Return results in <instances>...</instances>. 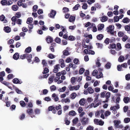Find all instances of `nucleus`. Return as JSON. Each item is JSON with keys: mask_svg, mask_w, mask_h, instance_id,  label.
Wrapping results in <instances>:
<instances>
[{"mask_svg": "<svg viewBox=\"0 0 130 130\" xmlns=\"http://www.w3.org/2000/svg\"><path fill=\"white\" fill-rule=\"evenodd\" d=\"M62 108L61 105L60 104H58L56 107L53 106H50L48 107L49 111H52V112L54 113H55L56 112V110H60Z\"/></svg>", "mask_w": 130, "mask_h": 130, "instance_id": "1", "label": "nucleus"}, {"mask_svg": "<svg viewBox=\"0 0 130 130\" xmlns=\"http://www.w3.org/2000/svg\"><path fill=\"white\" fill-rule=\"evenodd\" d=\"M89 119L87 118L84 117L80 120V121L83 126L85 125L88 123Z\"/></svg>", "mask_w": 130, "mask_h": 130, "instance_id": "2", "label": "nucleus"}, {"mask_svg": "<svg viewBox=\"0 0 130 130\" xmlns=\"http://www.w3.org/2000/svg\"><path fill=\"white\" fill-rule=\"evenodd\" d=\"M56 13V11L52 10L49 14H48L49 16L52 18H54Z\"/></svg>", "mask_w": 130, "mask_h": 130, "instance_id": "3", "label": "nucleus"}, {"mask_svg": "<svg viewBox=\"0 0 130 130\" xmlns=\"http://www.w3.org/2000/svg\"><path fill=\"white\" fill-rule=\"evenodd\" d=\"M26 57L28 62H30L31 61V59L32 58V55L31 54H26Z\"/></svg>", "mask_w": 130, "mask_h": 130, "instance_id": "4", "label": "nucleus"}, {"mask_svg": "<svg viewBox=\"0 0 130 130\" xmlns=\"http://www.w3.org/2000/svg\"><path fill=\"white\" fill-rule=\"evenodd\" d=\"M46 40L47 43H52L53 41V38L49 36H48L47 37L46 39Z\"/></svg>", "mask_w": 130, "mask_h": 130, "instance_id": "5", "label": "nucleus"}, {"mask_svg": "<svg viewBox=\"0 0 130 130\" xmlns=\"http://www.w3.org/2000/svg\"><path fill=\"white\" fill-rule=\"evenodd\" d=\"M2 83L7 87L9 88L12 90V88L11 86H9V85L10 84L9 83L5 81H3V82H2Z\"/></svg>", "mask_w": 130, "mask_h": 130, "instance_id": "6", "label": "nucleus"}, {"mask_svg": "<svg viewBox=\"0 0 130 130\" xmlns=\"http://www.w3.org/2000/svg\"><path fill=\"white\" fill-rule=\"evenodd\" d=\"M4 30L6 32L9 33L11 30V29L10 27L8 26H5L4 27Z\"/></svg>", "mask_w": 130, "mask_h": 130, "instance_id": "7", "label": "nucleus"}, {"mask_svg": "<svg viewBox=\"0 0 130 130\" xmlns=\"http://www.w3.org/2000/svg\"><path fill=\"white\" fill-rule=\"evenodd\" d=\"M98 30H102L104 27V25L103 24H99L98 26Z\"/></svg>", "mask_w": 130, "mask_h": 130, "instance_id": "8", "label": "nucleus"}, {"mask_svg": "<svg viewBox=\"0 0 130 130\" xmlns=\"http://www.w3.org/2000/svg\"><path fill=\"white\" fill-rule=\"evenodd\" d=\"M114 29V26L111 25H109L107 27V29L108 30L107 32L112 31Z\"/></svg>", "mask_w": 130, "mask_h": 130, "instance_id": "9", "label": "nucleus"}, {"mask_svg": "<svg viewBox=\"0 0 130 130\" xmlns=\"http://www.w3.org/2000/svg\"><path fill=\"white\" fill-rule=\"evenodd\" d=\"M19 57V55L18 53H16L13 56V58L16 60L18 59Z\"/></svg>", "mask_w": 130, "mask_h": 130, "instance_id": "10", "label": "nucleus"}, {"mask_svg": "<svg viewBox=\"0 0 130 130\" xmlns=\"http://www.w3.org/2000/svg\"><path fill=\"white\" fill-rule=\"evenodd\" d=\"M12 82L14 83V84H21L22 82H20V80L17 78H14L12 80Z\"/></svg>", "mask_w": 130, "mask_h": 130, "instance_id": "11", "label": "nucleus"}, {"mask_svg": "<svg viewBox=\"0 0 130 130\" xmlns=\"http://www.w3.org/2000/svg\"><path fill=\"white\" fill-rule=\"evenodd\" d=\"M130 20L127 17L124 18L122 20V22L124 23H128L129 22Z\"/></svg>", "mask_w": 130, "mask_h": 130, "instance_id": "12", "label": "nucleus"}, {"mask_svg": "<svg viewBox=\"0 0 130 130\" xmlns=\"http://www.w3.org/2000/svg\"><path fill=\"white\" fill-rule=\"evenodd\" d=\"M120 121L118 120H114V122L115 123V126L116 127L118 128L119 125V124L120 123Z\"/></svg>", "mask_w": 130, "mask_h": 130, "instance_id": "13", "label": "nucleus"}, {"mask_svg": "<svg viewBox=\"0 0 130 130\" xmlns=\"http://www.w3.org/2000/svg\"><path fill=\"white\" fill-rule=\"evenodd\" d=\"M107 17L105 15L103 16L101 18V21L102 22L106 21L107 20Z\"/></svg>", "mask_w": 130, "mask_h": 130, "instance_id": "14", "label": "nucleus"}, {"mask_svg": "<svg viewBox=\"0 0 130 130\" xmlns=\"http://www.w3.org/2000/svg\"><path fill=\"white\" fill-rule=\"evenodd\" d=\"M33 110L32 108L28 109L26 110V112L29 114L30 115L33 113Z\"/></svg>", "mask_w": 130, "mask_h": 130, "instance_id": "15", "label": "nucleus"}, {"mask_svg": "<svg viewBox=\"0 0 130 130\" xmlns=\"http://www.w3.org/2000/svg\"><path fill=\"white\" fill-rule=\"evenodd\" d=\"M103 34H100L96 36V38L98 40H101L103 39Z\"/></svg>", "mask_w": 130, "mask_h": 130, "instance_id": "16", "label": "nucleus"}, {"mask_svg": "<svg viewBox=\"0 0 130 130\" xmlns=\"http://www.w3.org/2000/svg\"><path fill=\"white\" fill-rule=\"evenodd\" d=\"M59 66V65L57 64L54 67L53 72L55 73H57L58 71V68Z\"/></svg>", "mask_w": 130, "mask_h": 130, "instance_id": "17", "label": "nucleus"}, {"mask_svg": "<svg viewBox=\"0 0 130 130\" xmlns=\"http://www.w3.org/2000/svg\"><path fill=\"white\" fill-rule=\"evenodd\" d=\"M54 78V76H52L51 77H50L48 79L49 82L48 83L50 84L53 82V79Z\"/></svg>", "mask_w": 130, "mask_h": 130, "instance_id": "18", "label": "nucleus"}, {"mask_svg": "<svg viewBox=\"0 0 130 130\" xmlns=\"http://www.w3.org/2000/svg\"><path fill=\"white\" fill-rule=\"evenodd\" d=\"M129 100V98L128 97H125L123 98V101L125 103H127Z\"/></svg>", "mask_w": 130, "mask_h": 130, "instance_id": "19", "label": "nucleus"}, {"mask_svg": "<svg viewBox=\"0 0 130 130\" xmlns=\"http://www.w3.org/2000/svg\"><path fill=\"white\" fill-rule=\"evenodd\" d=\"M111 67V63L109 62H108L105 66V67L106 69H109Z\"/></svg>", "mask_w": 130, "mask_h": 130, "instance_id": "20", "label": "nucleus"}, {"mask_svg": "<svg viewBox=\"0 0 130 130\" xmlns=\"http://www.w3.org/2000/svg\"><path fill=\"white\" fill-rule=\"evenodd\" d=\"M31 51V48L30 47H29L25 49V51L27 53H30Z\"/></svg>", "mask_w": 130, "mask_h": 130, "instance_id": "21", "label": "nucleus"}, {"mask_svg": "<svg viewBox=\"0 0 130 130\" xmlns=\"http://www.w3.org/2000/svg\"><path fill=\"white\" fill-rule=\"evenodd\" d=\"M85 100L84 99H81L79 101V103L81 105H83L85 104Z\"/></svg>", "mask_w": 130, "mask_h": 130, "instance_id": "22", "label": "nucleus"}, {"mask_svg": "<svg viewBox=\"0 0 130 130\" xmlns=\"http://www.w3.org/2000/svg\"><path fill=\"white\" fill-rule=\"evenodd\" d=\"M34 114L38 115L40 113V110L38 108H36L34 110Z\"/></svg>", "mask_w": 130, "mask_h": 130, "instance_id": "23", "label": "nucleus"}, {"mask_svg": "<svg viewBox=\"0 0 130 130\" xmlns=\"http://www.w3.org/2000/svg\"><path fill=\"white\" fill-rule=\"evenodd\" d=\"M33 19L32 18H29L27 20L26 23L27 24L31 23L32 22Z\"/></svg>", "mask_w": 130, "mask_h": 130, "instance_id": "24", "label": "nucleus"}, {"mask_svg": "<svg viewBox=\"0 0 130 130\" xmlns=\"http://www.w3.org/2000/svg\"><path fill=\"white\" fill-rule=\"evenodd\" d=\"M76 113L73 110L70 111L69 112V115L73 116H74L76 115Z\"/></svg>", "mask_w": 130, "mask_h": 130, "instance_id": "25", "label": "nucleus"}, {"mask_svg": "<svg viewBox=\"0 0 130 130\" xmlns=\"http://www.w3.org/2000/svg\"><path fill=\"white\" fill-rule=\"evenodd\" d=\"M51 45H52L50 46V48L52 52H54L55 51L53 46H54L55 45V43H52L51 44Z\"/></svg>", "mask_w": 130, "mask_h": 130, "instance_id": "26", "label": "nucleus"}, {"mask_svg": "<svg viewBox=\"0 0 130 130\" xmlns=\"http://www.w3.org/2000/svg\"><path fill=\"white\" fill-rule=\"evenodd\" d=\"M124 60V56L121 55L120 56L118 59V61L120 62H123Z\"/></svg>", "mask_w": 130, "mask_h": 130, "instance_id": "27", "label": "nucleus"}, {"mask_svg": "<svg viewBox=\"0 0 130 130\" xmlns=\"http://www.w3.org/2000/svg\"><path fill=\"white\" fill-rule=\"evenodd\" d=\"M1 3L3 6L7 5V1L6 0H2L1 1Z\"/></svg>", "mask_w": 130, "mask_h": 130, "instance_id": "28", "label": "nucleus"}, {"mask_svg": "<svg viewBox=\"0 0 130 130\" xmlns=\"http://www.w3.org/2000/svg\"><path fill=\"white\" fill-rule=\"evenodd\" d=\"M42 64L43 65V67H44L47 66V63L46 62V61L45 60H42Z\"/></svg>", "mask_w": 130, "mask_h": 130, "instance_id": "29", "label": "nucleus"}, {"mask_svg": "<svg viewBox=\"0 0 130 130\" xmlns=\"http://www.w3.org/2000/svg\"><path fill=\"white\" fill-rule=\"evenodd\" d=\"M75 17L72 16H70L69 19V21L70 22L74 21L75 20Z\"/></svg>", "mask_w": 130, "mask_h": 130, "instance_id": "30", "label": "nucleus"}, {"mask_svg": "<svg viewBox=\"0 0 130 130\" xmlns=\"http://www.w3.org/2000/svg\"><path fill=\"white\" fill-rule=\"evenodd\" d=\"M47 57L50 59H52L55 58V56L51 53H50L48 55Z\"/></svg>", "mask_w": 130, "mask_h": 130, "instance_id": "31", "label": "nucleus"}, {"mask_svg": "<svg viewBox=\"0 0 130 130\" xmlns=\"http://www.w3.org/2000/svg\"><path fill=\"white\" fill-rule=\"evenodd\" d=\"M49 70L47 67H45L44 69V70L42 73L43 74H46L49 72Z\"/></svg>", "mask_w": 130, "mask_h": 130, "instance_id": "32", "label": "nucleus"}, {"mask_svg": "<svg viewBox=\"0 0 130 130\" xmlns=\"http://www.w3.org/2000/svg\"><path fill=\"white\" fill-rule=\"evenodd\" d=\"M18 8V6L16 5H14L12 7V9L14 11L17 10Z\"/></svg>", "mask_w": 130, "mask_h": 130, "instance_id": "33", "label": "nucleus"}, {"mask_svg": "<svg viewBox=\"0 0 130 130\" xmlns=\"http://www.w3.org/2000/svg\"><path fill=\"white\" fill-rule=\"evenodd\" d=\"M87 90L89 93L91 94L93 93V90L91 87H89L87 89Z\"/></svg>", "mask_w": 130, "mask_h": 130, "instance_id": "34", "label": "nucleus"}, {"mask_svg": "<svg viewBox=\"0 0 130 130\" xmlns=\"http://www.w3.org/2000/svg\"><path fill=\"white\" fill-rule=\"evenodd\" d=\"M61 41V39L58 37H56L55 39V42L58 44L60 43Z\"/></svg>", "mask_w": 130, "mask_h": 130, "instance_id": "35", "label": "nucleus"}, {"mask_svg": "<svg viewBox=\"0 0 130 130\" xmlns=\"http://www.w3.org/2000/svg\"><path fill=\"white\" fill-rule=\"evenodd\" d=\"M78 118L77 117H76L72 120V122L74 124H76L78 122Z\"/></svg>", "mask_w": 130, "mask_h": 130, "instance_id": "36", "label": "nucleus"}, {"mask_svg": "<svg viewBox=\"0 0 130 130\" xmlns=\"http://www.w3.org/2000/svg\"><path fill=\"white\" fill-rule=\"evenodd\" d=\"M75 39V37L74 36H70L68 37V40L73 41Z\"/></svg>", "mask_w": 130, "mask_h": 130, "instance_id": "37", "label": "nucleus"}, {"mask_svg": "<svg viewBox=\"0 0 130 130\" xmlns=\"http://www.w3.org/2000/svg\"><path fill=\"white\" fill-rule=\"evenodd\" d=\"M63 54L65 56H68L70 54L69 53L67 50H65L63 51Z\"/></svg>", "mask_w": 130, "mask_h": 130, "instance_id": "38", "label": "nucleus"}, {"mask_svg": "<svg viewBox=\"0 0 130 130\" xmlns=\"http://www.w3.org/2000/svg\"><path fill=\"white\" fill-rule=\"evenodd\" d=\"M74 63L76 64H79V61L78 59L75 58L73 60Z\"/></svg>", "mask_w": 130, "mask_h": 130, "instance_id": "39", "label": "nucleus"}, {"mask_svg": "<svg viewBox=\"0 0 130 130\" xmlns=\"http://www.w3.org/2000/svg\"><path fill=\"white\" fill-rule=\"evenodd\" d=\"M98 74H99L97 75L96 76V78H100L103 76V74L102 72H99Z\"/></svg>", "mask_w": 130, "mask_h": 130, "instance_id": "40", "label": "nucleus"}, {"mask_svg": "<svg viewBox=\"0 0 130 130\" xmlns=\"http://www.w3.org/2000/svg\"><path fill=\"white\" fill-rule=\"evenodd\" d=\"M67 88L66 86L62 87L61 89H59V91L60 92H64L66 90Z\"/></svg>", "mask_w": 130, "mask_h": 130, "instance_id": "41", "label": "nucleus"}, {"mask_svg": "<svg viewBox=\"0 0 130 130\" xmlns=\"http://www.w3.org/2000/svg\"><path fill=\"white\" fill-rule=\"evenodd\" d=\"M71 97L72 99H74L76 97L77 94H76L75 92L72 93L71 95Z\"/></svg>", "mask_w": 130, "mask_h": 130, "instance_id": "42", "label": "nucleus"}, {"mask_svg": "<svg viewBox=\"0 0 130 130\" xmlns=\"http://www.w3.org/2000/svg\"><path fill=\"white\" fill-rule=\"evenodd\" d=\"M50 88L51 91H55L56 89V87L54 85H53L51 86L50 87Z\"/></svg>", "mask_w": 130, "mask_h": 130, "instance_id": "43", "label": "nucleus"}, {"mask_svg": "<svg viewBox=\"0 0 130 130\" xmlns=\"http://www.w3.org/2000/svg\"><path fill=\"white\" fill-rule=\"evenodd\" d=\"M63 12L64 13L67 12L69 11V10L68 8L66 7H64L63 8Z\"/></svg>", "mask_w": 130, "mask_h": 130, "instance_id": "44", "label": "nucleus"}, {"mask_svg": "<svg viewBox=\"0 0 130 130\" xmlns=\"http://www.w3.org/2000/svg\"><path fill=\"white\" fill-rule=\"evenodd\" d=\"M85 69L83 68H80L79 70V73L80 74H82L84 72Z\"/></svg>", "mask_w": 130, "mask_h": 130, "instance_id": "45", "label": "nucleus"}, {"mask_svg": "<svg viewBox=\"0 0 130 130\" xmlns=\"http://www.w3.org/2000/svg\"><path fill=\"white\" fill-rule=\"evenodd\" d=\"M25 117V114L24 113H22L20 116L19 119L23 120Z\"/></svg>", "mask_w": 130, "mask_h": 130, "instance_id": "46", "label": "nucleus"}, {"mask_svg": "<svg viewBox=\"0 0 130 130\" xmlns=\"http://www.w3.org/2000/svg\"><path fill=\"white\" fill-rule=\"evenodd\" d=\"M80 7V5L79 4L76 5L73 8V9L75 10H77L79 7Z\"/></svg>", "mask_w": 130, "mask_h": 130, "instance_id": "47", "label": "nucleus"}, {"mask_svg": "<svg viewBox=\"0 0 130 130\" xmlns=\"http://www.w3.org/2000/svg\"><path fill=\"white\" fill-rule=\"evenodd\" d=\"M65 122V124L67 125H68L69 124L70 122L69 120H67V118H65L64 119Z\"/></svg>", "mask_w": 130, "mask_h": 130, "instance_id": "48", "label": "nucleus"}, {"mask_svg": "<svg viewBox=\"0 0 130 130\" xmlns=\"http://www.w3.org/2000/svg\"><path fill=\"white\" fill-rule=\"evenodd\" d=\"M126 80L128 81L130 80V74H127L125 76Z\"/></svg>", "mask_w": 130, "mask_h": 130, "instance_id": "49", "label": "nucleus"}, {"mask_svg": "<svg viewBox=\"0 0 130 130\" xmlns=\"http://www.w3.org/2000/svg\"><path fill=\"white\" fill-rule=\"evenodd\" d=\"M15 16L18 18H20L21 16V14L20 12H17L15 14Z\"/></svg>", "mask_w": 130, "mask_h": 130, "instance_id": "50", "label": "nucleus"}, {"mask_svg": "<svg viewBox=\"0 0 130 130\" xmlns=\"http://www.w3.org/2000/svg\"><path fill=\"white\" fill-rule=\"evenodd\" d=\"M118 35L119 37H122L124 35V33L122 31H120L118 32Z\"/></svg>", "mask_w": 130, "mask_h": 130, "instance_id": "51", "label": "nucleus"}, {"mask_svg": "<svg viewBox=\"0 0 130 130\" xmlns=\"http://www.w3.org/2000/svg\"><path fill=\"white\" fill-rule=\"evenodd\" d=\"M124 121L125 123H128L130 121V118H126L124 119Z\"/></svg>", "mask_w": 130, "mask_h": 130, "instance_id": "52", "label": "nucleus"}, {"mask_svg": "<svg viewBox=\"0 0 130 130\" xmlns=\"http://www.w3.org/2000/svg\"><path fill=\"white\" fill-rule=\"evenodd\" d=\"M110 93L109 92H108L107 93L105 94V98L106 99H108L110 97Z\"/></svg>", "mask_w": 130, "mask_h": 130, "instance_id": "53", "label": "nucleus"}, {"mask_svg": "<svg viewBox=\"0 0 130 130\" xmlns=\"http://www.w3.org/2000/svg\"><path fill=\"white\" fill-rule=\"evenodd\" d=\"M96 44L98 46V48H102L103 45L102 44H101L98 43H96Z\"/></svg>", "mask_w": 130, "mask_h": 130, "instance_id": "54", "label": "nucleus"}, {"mask_svg": "<svg viewBox=\"0 0 130 130\" xmlns=\"http://www.w3.org/2000/svg\"><path fill=\"white\" fill-rule=\"evenodd\" d=\"M19 6H22V7L24 8H26L27 7V5L26 4L24 3H22L20 4H18V5Z\"/></svg>", "mask_w": 130, "mask_h": 130, "instance_id": "55", "label": "nucleus"}, {"mask_svg": "<svg viewBox=\"0 0 130 130\" xmlns=\"http://www.w3.org/2000/svg\"><path fill=\"white\" fill-rule=\"evenodd\" d=\"M20 104L21 105L22 107H24L25 106V104L24 102L23 101H21L20 102Z\"/></svg>", "mask_w": 130, "mask_h": 130, "instance_id": "56", "label": "nucleus"}, {"mask_svg": "<svg viewBox=\"0 0 130 130\" xmlns=\"http://www.w3.org/2000/svg\"><path fill=\"white\" fill-rule=\"evenodd\" d=\"M109 40L110 39L108 38H106L104 40V43L106 44H109Z\"/></svg>", "mask_w": 130, "mask_h": 130, "instance_id": "57", "label": "nucleus"}, {"mask_svg": "<svg viewBox=\"0 0 130 130\" xmlns=\"http://www.w3.org/2000/svg\"><path fill=\"white\" fill-rule=\"evenodd\" d=\"M61 61L62 62L61 63L60 66L62 68H63L65 66V65H64V61L62 59H61Z\"/></svg>", "mask_w": 130, "mask_h": 130, "instance_id": "58", "label": "nucleus"}, {"mask_svg": "<svg viewBox=\"0 0 130 130\" xmlns=\"http://www.w3.org/2000/svg\"><path fill=\"white\" fill-rule=\"evenodd\" d=\"M88 7V5L86 3H84L82 6V8L83 9H86Z\"/></svg>", "mask_w": 130, "mask_h": 130, "instance_id": "59", "label": "nucleus"}, {"mask_svg": "<svg viewBox=\"0 0 130 130\" xmlns=\"http://www.w3.org/2000/svg\"><path fill=\"white\" fill-rule=\"evenodd\" d=\"M125 30L127 31H129L130 30V27L128 25H126L124 27Z\"/></svg>", "mask_w": 130, "mask_h": 130, "instance_id": "60", "label": "nucleus"}, {"mask_svg": "<svg viewBox=\"0 0 130 130\" xmlns=\"http://www.w3.org/2000/svg\"><path fill=\"white\" fill-rule=\"evenodd\" d=\"M98 73V71L96 70L95 69L93 71L92 73V74L93 76H95Z\"/></svg>", "mask_w": 130, "mask_h": 130, "instance_id": "61", "label": "nucleus"}, {"mask_svg": "<svg viewBox=\"0 0 130 130\" xmlns=\"http://www.w3.org/2000/svg\"><path fill=\"white\" fill-rule=\"evenodd\" d=\"M5 18V17L3 14H2L0 17V20L2 21H4Z\"/></svg>", "mask_w": 130, "mask_h": 130, "instance_id": "62", "label": "nucleus"}, {"mask_svg": "<svg viewBox=\"0 0 130 130\" xmlns=\"http://www.w3.org/2000/svg\"><path fill=\"white\" fill-rule=\"evenodd\" d=\"M110 112L108 111H107L105 112L104 115L105 116H107L110 114Z\"/></svg>", "mask_w": 130, "mask_h": 130, "instance_id": "63", "label": "nucleus"}, {"mask_svg": "<svg viewBox=\"0 0 130 130\" xmlns=\"http://www.w3.org/2000/svg\"><path fill=\"white\" fill-rule=\"evenodd\" d=\"M86 130H93V127L91 126H89L87 128Z\"/></svg>", "mask_w": 130, "mask_h": 130, "instance_id": "64", "label": "nucleus"}]
</instances>
